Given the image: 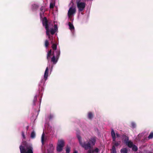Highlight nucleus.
Here are the masks:
<instances>
[{"label": "nucleus", "instance_id": "1", "mask_svg": "<svg viewBox=\"0 0 153 153\" xmlns=\"http://www.w3.org/2000/svg\"><path fill=\"white\" fill-rule=\"evenodd\" d=\"M77 138L79 140V143L80 146L85 150H87L89 149L87 153H97L99 152V149L97 148H96L94 149H91V145L93 146L95 145L96 142V138L95 137L91 138L89 141L82 142L81 137L79 135H77Z\"/></svg>", "mask_w": 153, "mask_h": 153}, {"label": "nucleus", "instance_id": "2", "mask_svg": "<svg viewBox=\"0 0 153 153\" xmlns=\"http://www.w3.org/2000/svg\"><path fill=\"white\" fill-rule=\"evenodd\" d=\"M42 23L43 26H44L46 30V35L48 37V38L51 40V36L50 34H49V28L50 27V23L48 22V21L46 17H45L42 19Z\"/></svg>", "mask_w": 153, "mask_h": 153}, {"label": "nucleus", "instance_id": "3", "mask_svg": "<svg viewBox=\"0 0 153 153\" xmlns=\"http://www.w3.org/2000/svg\"><path fill=\"white\" fill-rule=\"evenodd\" d=\"M19 149L21 153H33V148L30 146H20Z\"/></svg>", "mask_w": 153, "mask_h": 153}, {"label": "nucleus", "instance_id": "4", "mask_svg": "<svg viewBox=\"0 0 153 153\" xmlns=\"http://www.w3.org/2000/svg\"><path fill=\"white\" fill-rule=\"evenodd\" d=\"M111 136L112 139V143L113 145L112 146H118L120 144V142H116V137L115 136V134L114 130L112 129L111 132Z\"/></svg>", "mask_w": 153, "mask_h": 153}, {"label": "nucleus", "instance_id": "5", "mask_svg": "<svg viewBox=\"0 0 153 153\" xmlns=\"http://www.w3.org/2000/svg\"><path fill=\"white\" fill-rule=\"evenodd\" d=\"M76 3L79 12H82L84 10L86 6V4L85 2H78Z\"/></svg>", "mask_w": 153, "mask_h": 153}, {"label": "nucleus", "instance_id": "6", "mask_svg": "<svg viewBox=\"0 0 153 153\" xmlns=\"http://www.w3.org/2000/svg\"><path fill=\"white\" fill-rule=\"evenodd\" d=\"M76 12V9L75 8L71 7L68 12V16L69 18H70L71 16L75 13Z\"/></svg>", "mask_w": 153, "mask_h": 153}, {"label": "nucleus", "instance_id": "7", "mask_svg": "<svg viewBox=\"0 0 153 153\" xmlns=\"http://www.w3.org/2000/svg\"><path fill=\"white\" fill-rule=\"evenodd\" d=\"M52 55L53 56L51 58V61L54 64H55L57 62L58 59L56 58L54 54V51L53 52Z\"/></svg>", "mask_w": 153, "mask_h": 153}, {"label": "nucleus", "instance_id": "8", "mask_svg": "<svg viewBox=\"0 0 153 153\" xmlns=\"http://www.w3.org/2000/svg\"><path fill=\"white\" fill-rule=\"evenodd\" d=\"M40 10L41 12L40 13V16L41 18H42L45 12V7L43 6H42L40 8Z\"/></svg>", "mask_w": 153, "mask_h": 153}, {"label": "nucleus", "instance_id": "9", "mask_svg": "<svg viewBox=\"0 0 153 153\" xmlns=\"http://www.w3.org/2000/svg\"><path fill=\"white\" fill-rule=\"evenodd\" d=\"M57 145L64 147L65 145L64 140L62 139L58 140Z\"/></svg>", "mask_w": 153, "mask_h": 153}, {"label": "nucleus", "instance_id": "10", "mask_svg": "<svg viewBox=\"0 0 153 153\" xmlns=\"http://www.w3.org/2000/svg\"><path fill=\"white\" fill-rule=\"evenodd\" d=\"M48 67L46 68V70H45L44 75V78L45 80H46L47 79L48 76Z\"/></svg>", "mask_w": 153, "mask_h": 153}, {"label": "nucleus", "instance_id": "11", "mask_svg": "<svg viewBox=\"0 0 153 153\" xmlns=\"http://www.w3.org/2000/svg\"><path fill=\"white\" fill-rule=\"evenodd\" d=\"M51 54L52 50L51 49L48 52L47 54V59L48 61H49V60L50 59L51 56Z\"/></svg>", "mask_w": 153, "mask_h": 153}, {"label": "nucleus", "instance_id": "12", "mask_svg": "<svg viewBox=\"0 0 153 153\" xmlns=\"http://www.w3.org/2000/svg\"><path fill=\"white\" fill-rule=\"evenodd\" d=\"M63 147L62 146L57 145V146L56 148L57 151L59 152H61L63 150Z\"/></svg>", "mask_w": 153, "mask_h": 153}, {"label": "nucleus", "instance_id": "13", "mask_svg": "<svg viewBox=\"0 0 153 153\" xmlns=\"http://www.w3.org/2000/svg\"><path fill=\"white\" fill-rule=\"evenodd\" d=\"M123 138L124 139V141L125 143H126V142H128L129 141L128 137L126 136V135L123 134L122 135Z\"/></svg>", "mask_w": 153, "mask_h": 153}, {"label": "nucleus", "instance_id": "14", "mask_svg": "<svg viewBox=\"0 0 153 153\" xmlns=\"http://www.w3.org/2000/svg\"><path fill=\"white\" fill-rule=\"evenodd\" d=\"M126 144L130 148H132L134 145L133 143L130 141H129L128 142H126Z\"/></svg>", "mask_w": 153, "mask_h": 153}, {"label": "nucleus", "instance_id": "15", "mask_svg": "<svg viewBox=\"0 0 153 153\" xmlns=\"http://www.w3.org/2000/svg\"><path fill=\"white\" fill-rule=\"evenodd\" d=\"M55 53H56V58L57 59H58L60 54V51L57 50L55 51Z\"/></svg>", "mask_w": 153, "mask_h": 153}, {"label": "nucleus", "instance_id": "16", "mask_svg": "<svg viewBox=\"0 0 153 153\" xmlns=\"http://www.w3.org/2000/svg\"><path fill=\"white\" fill-rule=\"evenodd\" d=\"M49 33H50L52 35H53L55 33V31L54 30V28L53 27L50 28V30L49 29Z\"/></svg>", "mask_w": 153, "mask_h": 153}, {"label": "nucleus", "instance_id": "17", "mask_svg": "<svg viewBox=\"0 0 153 153\" xmlns=\"http://www.w3.org/2000/svg\"><path fill=\"white\" fill-rule=\"evenodd\" d=\"M93 116L92 113L91 112H89L88 113V117L89 119H91Z\"/></svg>", "mask_w": 153, "mask_h": 153}, {"label": "nucleus", "instance_id": "18", "mask_svg": "<svg viewBox=\"0 0 153 153\" xmlns=\"http://www.w3.org/2000/svg\"><path fill=\"white\" fill-rule=\"evenodd\" d=\"M121 153H127V150L126 148H123L120 150Z\"/></svg>", "mask_w": 153, "mask_h": 153}, {"label": "nucleus", "instance_id": "19", "mask_svg": "<svg viewBox=\"0 0 153 153\" xmlns=\"http://www.w3.org/2000/svg\"><path fill=\"white\" fill-rule=\"evenodd\" d=\"M111 153H116L117 152L115 147L114 146H112V149H111Z\"/></svg>", "mask_w": 153, "mask_h": 153}, {"label": "nucleus", "instance_id": "20", "mask_svg": "<svg viewBox=\"0 0 153 153\" xmlns=\"http://www.w3.org/2000/svg\"><path fill=\"white\" fill-rule=\"evenodd\" d=\"M68 25L70 30H72L74 29V27L73 25L72 24L71 22H69Z\"/></svg>", "mask_w": 153, "mask_h": 153}, {"label": "nucleus", "instance_id": "21", "mask_svg": "<svg viewBox=\"0 0 153 153\" xmlns=\"http://www.w3.org/2000/svg\"><path fill=\"white\" fill-rule=\"evenodd\" d=\"M49 42L48 40H46L45 42L44 45L45 46L46 48H47L49 45Z\"/></svg>", "mask_w": 153, "mask_h": 153}, {"label": "nucleus", "instance_id": "22", "mask_svg": "<svg viewBox=\"0 0 153 153\" xmlns=\"http://www.w3.org/2000/svg\"><path fill=\"white\" fill-rule=\"evenodd\" d=\"M52 48L53 50H54V51L56 50V49H57L56 44L55 43L53 44L52 46Z\"/></svg>", "mask_w": 153, "mask_h": 153}, {"label": "nucleus", "instance_id": "23", "mask_svg": "<svg viewBox=\"0 0 153 153\" xmlns=\"http://www.w3.org/2000/svg\"><path fill=\"white\" fill-rule=\"evenodd\" d=\"M36 137V134L34 131L31 133L30 137L32 138H34Z\"/></svg>", "mask_w": 153, "mask_h": 153}, {"label": "nucleus", "instance_id": "24", "mask_svg": "<svg viewBox=\"0 0 153 153\" xmlns=\"http://www.w3.org/2000/svg\"><path fill=\"white\" fill-rule=\"evenodd\" d=\"M132 150L134 152H136L137 150V149H138L137 147L134 145H133V146L132 147Z\"/></svg>", "mask_w": 153, "mask_h": 153}, {"label": "nucleus", "instance_id": "25", "mask_svg": "<svg viewBox=\"0 0 153 153\" xmlns=\"http://www.w3.org/2000/svg\"><path fill=\"white\" fill-rule=\"evenodd\" d=\"M37 96H34V99L33 100V104L34 105H35V103L37 101Z\"/></svg>", "mask_w": 153, "mask_h": 153}, {"label": "nucleus", "instance_id": "26", "mask_svg": "<svg viewBox=\"0 0 153 153\" xmlns=\"http://www.w3.org/2000/svg\"><path fill=\"white\" fill-rule=\"evenodd\" d=\"M41 141L42 145H43L44 143V133L42 135Z\"/></svg>", "mask_w": 153, "mask_h": 153}, {"label": "nucleus", "instance_id": "27", "mask_svg": "<svg viewBox=\"0 0 153 153\" xmlns=\"http://www.w3.org/2000/svg\"><path fill=\"white\" fill-rule=\"evenodd\" d=\"M66 153H70L71 150L70 147H69L68 146H66Z\"/></svg>", "mask_w": 153, "mask_h": 153}, {"label": "nucleus", "instance_id": "28", "mask_svg": "<svg viewBox=\"0 0 153 153\" xmlns=\"http://www.w3.org/2000/svg\"><path fill=\"white\" fill-rule=\"evenodd\" d=\"M153 137V132H151L148 138L149 139H151Z\"/></svg>", "mask_w": 153, "mask_h": 153}, {"label": "nucleus", "instance_id": "29", "mask_svg": "<svg viewBox=\"0 0 153 153\" xmlns=\"http://www.w3.org/2000/svg\"><path fill=\"white\" fill-rule=\"evenodd\" d=\"M55 5V4L54 3H51L50 4V8L51 9L53 8L54 6Z\"/></svg>", "mask_w": 153, "mask_h": 153}, {"label": "nucleus", "instance_id": "30", "mask_svg": "<svg viewBox=\"0 0 153 153\" xmlns=\"http://www.w3.org/2000/svg\"><path fill=\"white\" fill-rule=\"evenodd\" d=\"M131 126L132 128H134L136 127V124L135 123L132 122L131 123Z\"/></svg>", "mask_w": 153, "mask_h": 153}, {"label": "nucleus", "instance_id": "31", "mask_svg": "<svg viewBox=\"0 0 153 153\" xmlns=\"http://www.w3.org/2000/svg\"><path fill=\"white\" fill-rule=\"evenodd\" d=\"M22 135L23 137V138L24 139L25 138V133L24 131H22Z\"/></svg>", "mask_w": 153, "mask_h": 153}, {"label": "nucleus", "instance_id": "32", "mask_svg": "<svg viewBox=\"0 0 153 153\" xmlns=\"http://www.w3.org/2000/svg\"><path fill=\"white\" fill-rule=\"evenodd\" d=\"M57 29H58V28L57 27V26L56 25H55L54 30L55 31V32L57 31Z\"/></svg>", "mask_w": 153, "mask_h": 153}, {"label": "nucleus", "instance_id": "33", "mask_svg": "<svg viewBox=\"0 0 153 153\" xmlns=\"http://www.w3.org/2000/svg\"><path fill=\"white\" fill-rule=\"evenodd\" d=\"M116 135L117 137H120V135L118 133H116L115 134V136Z\"/></svg>", "mask_w": 153, "mask_h": 153}, {"label": "nucleus", "instance_id": "34", "mask_svg": "<svg viewBox=\"0 0 153 153\" xmlns=\"http://www.w3.org/2000/svg\"><path fill=\"white\" fill-rule=\"evenodd\" d=\"M53 116L51 115V114H50V119H51L52 118H53Z\"/></svg>", "mask_w": 153, "mask_h": 153}, {"label": "nucleus", "instance_id": "35", "mask_svg": "<svg viewBox=\"0 0 153 153\" xmlns=\"http://www.w3.org/2000/svg\"><path fill=\"white\" fill-rule=\"evenodd\" d=\"M81 0H76V3H77V2H81Z\"/></svg>", "mask_w": 153, "mask_h": 153}, {"label": "nucleus", "instance_id": "36", "mask_svg": "<svg viewBox=\"0 0 153 153\" xmlns=\"http://www.w3.org/2000/svg\"><path fill=\"white\" fill-rule=\"evenodd\" d=\"M73 153H78V152L76 151H75Z\"/></svg>", "mask_w": 153, "mask_h": 153}, {"label": "nucleus", "instance_id": "37", "mask_svg": "<svg viewBox=\"0 0 153 153\" xmlns=\"http://www.w3.org/2000/svg\"><path fill=\"white\" fill-rule=\"evenodd\" d=\"M29 128V126H27L26 127V129H27V130L28 129V128Z\"/></svg>", "mask_w": 153, "mask_h": 153}, {"label": "nucleus", "instance_id": "38", "mask_svg": "<svg viewBox=\"0 0 153 153\" xmlns=\"http://www.w3.org/2000/svg\"><path fill=\"white\" fill-rule=\"evenodd\" d=\"M52 42H53V41H51V43H52Z\"/></svg>", "mask_w": 153, "mask_h": 153}]
</instances>
